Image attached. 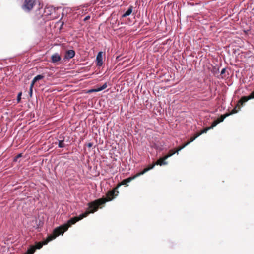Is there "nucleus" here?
Segmentation results:
<instances>
[{
    "instance_id": "1a4fd4ad",
    "label": "nucleus",
    "mask_w": 254,
    "mask_h": 254,
    "mask_svg": "<svg viewBox=\"0 0 254 254\" xmlns=\"http://www.w3.org/2000/svg\"><path fill=\"white\" fill-rule=\"evenodd\" d=\"M61 60L60 55L56 53L51 56V61L53 63H56Z\"/></svg>"
},
{
    "instance_id": "4468645a",
    "label": "nucleus",
    "mask_w": 254,
    "mask_h": 254,
    "mask_svg": "<svg viewBox=\"0 0 254 254\" xmlns=\"http://www.w3.org/2000/svg\"><path fill=\"white\" fill-rule=\"evenodd\" d=\"M164 144V143L163 142H160L159 144V143H157L154 144V146L156 149H157L159 151H160L163 150V146Z\"/></svg>"
},
{
    "instance_id": "9d476101",
    "label": "nucleus",
    "mask_w": 254,
    "mask_h": 254,
    "mask_svg": "<svg viewBox=\"0 0 254 254\" xmlns=\"http://www.w3.org/2000/svg\"><path fill=\"white\" fill-rule=\"evenodd\" d=\"M155 165H156L155 163H154L149 165L147 168H145L142 171L139 172L138 173L139 175L141 176L142 175H143L144 174H145L146 172H148L150 170L152 169L155 167Z\"/></svg>"
},
{
    "instance_id": "20e7f679",
    "label": "nucleus",
    "mask_w": 254,
    "mask_h": 254,
    "mask_svg": "<svg viewBox=\"0 0 254 254\" xmlns=\"http://www.w3.org/2000/svg\"><path fill=\"white\" fill-rule=\"evenodd\" d=\"M53 11V8L52 7H46L44 9L42 7H38L36 11L35 14L37 18L40 20V23H42L44 21V19L42 18L44 16L51 15Z\"/></svg>"
},
{
    "instance_id": "39448f33",
    "label": "nucleus",
    "mask_w": 254,
    "mask_h": 254,
    "mask_svg": "<svg viewBox=\"0 0 254 254\" xmlns=\"http://www.w3.org/2000/svg\"><path fill=\"white\" fill-rule=\"evenodd\" d=\"M36 5V0H24L21 8L24 12L29 13Z\"/></svg>"
},
{
    "instance_id": "bb28decb",
    "label": "nucleus",
    "mask_w": 254,
    "mask_h": 254,
    "mask_svg": "<svg viewBox=\"0 0 254 254\" xmlns=\"http://www.w3.org/2000/svg\"><path fill=\"white\" fill-rule=\"evenodd\" d=\"M92 146H93V143L91 142H89V143H87V146L89 148L91 147Z\"/></svg>"
},
{
    "instance_id": "ddd939ff",
    "label": "nucleus",
    "mask_w": 254,
    "mask_h": 254,
    "mask_svg": "<svg viewBox=\"0 0 254 254\" xmlns=\"http://www.w3.org/2000/svg\"><path fill=\"white\" fill-rule=\"evenodd\" d=\"M155 163L156 165L163 166L167 165L168 162L166 161L165 160H163V157H162L158 159Z\"/></svg>"
},
{
    "instance_id": "f8f14e48",
    "label": "nucleus",
    "mask_w": 254,
    "mask_h": 254,
    "mask_svg": "<svg viewBox=\"0 0 254 254\" xmlns=\"http://www.w3.org/2000/svg\"><path fill=\"white\" fill-rule=\"evenodd\" d=\"M36 250L35 246L31 245L29 246L27 251L24 254H33Z\"/></svg>"
},
{
    "instance_id": "f257e3e1",
    "label": "nucleus",
    "mask_w": 254,
    "mask_h": 254,
    "mask_svg": "<svg viewBox=\"0 0 254 254\" xmlns=\"http://www.w3.org/2000/svg\"><path fill=\"white\" fill-rule=\"evenodd\" d=\"M88 212H84L79 216L73 217L67 221L66 223L61 225L55 228L52 234L47 236L46 239H44L42 242H36L35 247L36 249H40L44 245H46L49 242L55 239L60 235H63L66 231L68 228L72 225L75 224L77 222L83 219L88 216Z\"/></svg>"
},
{
    "instance_id": "5701e85b",
    "label": "nucleus",
    "mask_w": 254,
    "mask_h": 254,
    "mask_svg": "<svg viewBox=\"0 0 254 254\" xmlns=\"http://www.w3.org/2000/svg\"><path fill=\"white\" fill-rule=\"evenodd\" d=\"M22 92H19L17 96V100L19 102L21 99Z\"/></svg>"
},
{
    "instance_id": "b1692460",
    "label": "nucleus",
    "mask_w": 254,
    "mask_h": 254,
    "mask_svg": "<svg viewBox=\"0 0 254 254\" xmlns=\"http://www.w3.org/2000/svg\"><path fill=\"white\" fill-rule=\"evenodd\" d=\"M218 123H219V122H218V120H215L212 123L211 126H212L213 127H215Z\"/></svg>"
},
{
    "instance_id": "a878e982",
    "label": "nucleus",
    "mask_w": 254,
    "mask_h": 254,
    "mask_svg": "<svg viewBox=\"0 0 254 254\" xmlns=\"http://www.w3.org/2000/svg\"><path fill=\"white\" fill-rule=\"evenodd\" d=\"M90 18V16H89V15L86 16L84 18V21H87V20H89Z\"/></svg>"
},
{
    "instance_id": "a211bd4d",
    "label": "nucleus",
    "mask_w": 254,
    "mask_h": 254,
    "mask_svg": "<svg viewBox=\"0 0 254 254\" xmlns=\"http://www.w3.org/2000/svg\"><path fill=\"white\" fill-rule=\"evenodd\" d=\"M209 130L208 127H206L204 128L203 130H202L200 132L197 133L194 136L196 137V138L198 137L200 135L203 133H206Z\"/></svg>"
},
{
    "instance_id": "393cba45",
    "label": "nucleus",
    "mask_w": 254,
    "mask_h": 254,
    "mask_svg": "<svg viewBox=\"0 0 254 254\" xmlns=\"http://www.w3.org/2000/svg\"><path fill=\"white\" fill-rule=\"evenodd\" d=\"M226 71V68H223L221 71V74H224L225 73Z\"/></svg>"
},
{
    "instance_id": "423d86ee",
    "label": "nucleus",
    "mask_w": 254,
    "mask_h": 254,
    "mask_svg": "<svg viewBox=\"0 0 254 254\" xmlns=\"http://www.w3.org/2000/svg\"><path fill=\"white\" fill-rule=\"evenodd\" d=\"M96 64L98 66H101L103 64V52H98L96 56Z\"/></svg>"
},
{
    "instance_id": "f03ea898",
    "label": "nucleus",
    "mask_w": 254,
    "mask_h": 254,
    "mask_svg": "<svg viewBox=\"0 0 254 254\" xmlns=\"http://www.w3.org/2000/svg\"><path fill=\"white\" fill-rule=\"evenodd\" d=\"M140 176L139 175L138 173L136 175L127 178L125 179H124L122 181V184L118 185L115 188L112 190H109L107 193L106 195V199H98L93 201L91 202L88 203V209L85 212H88V215L90 213H93L96 211H97L99 207L105 204L106 202L112 201L117 196H118L119 191L117 190V189L120 187L121 185H127V183H129L131 181L134 179L135 178Z\"/></svg>"
},
{
    "instance_id": "dca6fc26",
    "label": "nucleus",
    "mask_w": 254,
    "mask_h": 254,
    "mask_svg": "<svg viewBox=\"0 0 254 254\" xmlns=\"http://www.w3.org/2000/svg\"><path fill=\"white\" fill-rule=\"evenodd\" d=\"M176 153H177L176 151H174L173 150H170L168 154L163 157V160H166Z\"/></svg>"
},
{
    "instance_id": "aec40b11",
    "label": "nucleus",
    "mask_w": 254,
    "mask_h": 254,
    "mask_svg": "<svg viewBox=\"0 0 254 254\" xmlns=\"http://www.w3.org/2000/svg\"><path fill=\"white\" fill-rule=\"evenodd\" d=\"M22 156V153H19V154H17V155L14 157V158L13 159V161H14V162L17 161L18 159L21 157Z\"/></svg>"
},
{
    "instance_id": "7ed1b4c3",
    "label": "nucleus",
    "mask_w": 254,
    "mask_h": 254,
    "mask_svg": "<svg viewBox=\"0 0 254 254\" xmlns=\"http://www.w3.org/2000/svg\"><path fill=\"white\" fill-rule=\"evenodd\" d=\"M252 99H254V90L249 95L242 97L239 100L235 107L232 110L231 112L221 115L219 118V120H218V122H219V123L222 122L226 117L233 114L237 113L238 111L240 110L241 108L243 106L245 102Z\"/></svg>"
},
{
    "instance_id": "f3484780",
    "label": "nucleus",
    "mask_w": 254,
    "mask_h": 254,
    "mask_svg": "<svg viewBox=\"0 0 254 254\" xmlns=\"http://www.w3.org/2000/svg\"><path fill=\"white\" fill-rule=\"evenodd\" d=\"M58 147L59 148H64L65 147L64 138L62 140H58Z\"/></svg>"
},
{
    "instance_id": "4be33fe9",
    "label": "nucleus",
    "mask_w": 254,
    "mask_h": 254,
    "mask_svg": "<svg viewBox=\"0 0 254 254\" xmlns=\"http://www.w3.org/2000/svg\"><path fill=\"white\" fill-rule=\"evenodd\" d=\"M98 92V91L97 90V88H94V89H89L87 92V93H92V92Z\"/></svg>"
},
{
    "instance_id": "6ab92c4d",
    "label": "nucleus",
    "mask_w": 254,
    "mask_h": 254,
    "mask_svg": "<svg viewBox=\"0 0 254 254\" xmlns=\"http://www.w3.org/2000/svg\"><path fill=\"white\" fill-rule=\"evenodd\" d=\"M107 87V84L106 82L102 86L99 87H97L96 88H97V90L98 91V92H100V91H102L103 90L105 89Z\"/></svg>"
},
{
    "instance_id": "2eb2a0df",
    "label": "nucleus",
    "mask_w": 254,
    "mask_h": 254,
    "mask_svg": "<svg viewBox=\"0 0 254 254\" xmlns=\"http://www.w3.org/2000/svg\"><path fill=\"white\" fill-rule=\"evenodd\" d=\"M133 7L132 6H130L128 9L125 12V13L122 15V17H126L130 15L132 12Z\"/></svg>"
},
{
    "instance_id": "cd10ccee",
    "label": "nucleus",
    "mask_w": 254,
    "mask_h": 254,
    "mask_svg": "<svg viewBox=\"0 0 254 254\" xmlns=\"http://www.w3.org/2000/svg\"><path fill=\"white\" fill-rule=\"evenodd\" d=\"M214 127H213L212 126H211L210 127H208V128L209 130H210V129H213Z\"/></svg>"
},
{
    "instance_id": "9b49d317",
    "label": "nucleus",
    "mask_w": 254,
    "mask_h": 254,
    "mask_svg": "<svg viewBox=\"0 0 254 254\" xmlns=\"http://www.w3.org/2000/svg\"><path fill=\"white\" fill-rule=\"evenodd\" d=\"M44 77V76L41 74L38 75L36 76L31 81V85L32 86H34L35 83L38 81V80H40L41 79H43Z\"/></svg>"
},
{
    "instance_id": "412c9836",
    "label": "nucleus",
    "mask_w": 254,
    "mask_h": 254,
    "mask_svg": "<svg viewBox=\"0 0 254 254\" xmlns=\"http://www.w3.org/2000/svg\"><path fill=\"white\" fill-rule=\"evenodd\" d=\"M33 86H32L31 84H30V89L29 91V94L30 97H32V93H33Z\"/></svg>"
},
{
    "instance_id": "0eeeda50",
    "label": "nucleus",
    "mask_w": 254,
    "mask_h": 254,
    "mask_svg": "<svg viewBox=\"0 0 254 254\" xmlns=\"http://www.w3.org/2000/svg\"><path fill=\"white\" fill-rule=\"evenodd\" d=\"M75 55V52L73 50H68L65 52L64 60L70 59Z\"/></svg>"
},
{
    "instance_id": "6e6552de",
    "label": "nucleus",
    "mask_w": 254,
    "mask_h": 254,
    "mask_svg": "<svg viewBox=\"0 0 254 254\" xmlns=\"http://www.w3.org/2000/svg\"><path fill=\"white\" fill-rule=\"evenodd\" d=\"M196 138V137H195V136L191 137L190 140L189 141H188L187 142H186V143L183 144L182 146L179 147L178 148L177 150L176 151L177 153L178 154L179 151H181L182 149L184 148L186 146H187L191 142H193Z\"/></svg>"
}]
</instances>
